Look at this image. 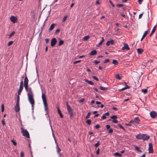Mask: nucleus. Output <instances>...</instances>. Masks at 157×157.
I'll return each mask as SVG.
<instances>
[{
	"label": "nucleus",
	"instance_id": "nucleus-19",
	"mask_svg": "<svg viewBox=\"0 0 157 157\" xmlns=\"http://www.w3.org/2000/svg\"><path fill=\"white\" fill-rule=\"evenodd\" d=\"M153 62V60L150 59L147 63V65L148 67L150 66L151 65V63Z\"/></svg>",
	"mask_w": 157,
	"mask_h": 157
},
{
	"label": "nucleus",
	"instance_id": "nucleus-29",
	"mask_svg": "<svg viewBox=\"0 0 157 157\" xmlns=\"http://www.w3.org/2000/svg\"><path fill=\"white\" fill-rule=\"evenodd\" d=\"M64 43V42L63 40H60L59 42V44L58 45L59 46H60L61 45H62Z\"/></svg>",
	"mask_w": 157,
	"mask_h": 157
},
{
	"label": "nucleus",
	"instance_id": "nucleus-44",
	"mask_svg": "<svg viewBox=\"0 0 157 157\" xmlns=\"http://www.w3.org/2000/svg\"><path fill=\"white\" fill-rule=\"evenodd\" d=\"M99 145V142H98L97 143H96L95 144L94 146L95 147H98Z\"/></svg>",
	"mask_w": 157,
	"mask_h": 157
},
{
	"label": "nucleus",
	"instance_id": "nucleus-24",
	"mask_svg": "<svg viewBox=\"0 0 157 157\" xmlns=\"http://www.w3.org/2000/svg\"><path fill=\"white\" fill-rule=\"evenodd\" d=\"M116 78L118 79H121V76L119 74H117L116 75Z\"/></svg>",
	"mask_w": 157,
	"mask_h": 157
},
{
	"label": "nucleus",
	"instance_id": "nucleus-51",
	"mask_svg": "<svg viewBox=\"0 0 157 157\" xmlns=\"http://www.w3.org/2000/svg\"><path fill=\"white\" fill-rule=\"evenodd\" d=\"M130 123H132L134 125L136 124L135 121H134H134H132V120L130 121Z\"/></svg>",
	"mask_w": 157,
	"mask_h": 157
},
{
	"label": "nucleus",
	"instance_id": "nucleus-40",
	"mask_svg": "<svg viewBox=\"0 0 157 157\" xmlns=\"http://www.w3.org/2000/svg\"><path fill=\"white\" fill-rule=\"evenodd\" d=\"M84 100H85V99L84 98H82L80 100H78V101L79 103H82L84 101Z\"/></svg>",
	"mask_w": 157,
	"mask_h": 157
},
{
	"label": "nucleus",
	"instance_id": "nucleus-28",
	"mask_svg": "<svg viewBox=\"0 0 157 157\" xmlns=\"http://www.w3.org/2000/svg\"><path fill=\"white\" fill-rule=\"evenodd\" d=\"M113 63L115 65H117L118 64V62L117 60H113Z\"/></svg>",
	"mask_w": 157,
	"mask_h": 157
},
{
	"label": "nucleus",
	"instance_id": "nucleus-31",
	"mask_svg": "<svg viewBox=\"0 0 157 157\" xmlns=\"http://www.w3.org/2000/svg\"><path fill=\"white\" fill-rule=\"evenodd\" d=\"M111 119L114 120H116L117 118V117L116 115H113L110 117Z\"/></svg>",
	"mask_w": 157,
	"mask_h": 157
},
{
	"label": "nucleus",
	"instance_id": "nucleus-12",
	"mask_svg": "<svg viewBox=\"0 0 157 157\" xmlns=\"http://www.w3.org/2000/svg\"><path fill=\"white\" fill-rule=\"evenodd\" d=\"M20 107L19 104H16L15 106V111L16 112H18L20 110Z\"/></svg>",
	"mask_w": 157,
	"mask_h": 157
},
{
	"label": "nucleus",
	"instance_id": "nucleus-11",
	"mask_svg": "<svg viewBox=\"0 0 157 157\" xmlns=\"http://www.w3.org/2000/svg\"><path fill=\"white\" fill-rule=\"evenodd\" d=\"M134 121H135L136 124H140V118L137 117H135L134 119Z\"/></svg>",
	"mask_w": 157,
	"mask_h": 157
},
{
	"label": "nucleus",
	"instance_id": "nucleus-3",
	"mask_svg": "<svg viewBox=\"0 0 157 157\" xmlns=\"http://www.w3.org/2000/svg\"><path fill=\"white\" fill-rule=\"evenodd\" d=\"M21 132L22 134V135L28 138H30V136L29 132L27 130H25L23 128H21Z\"/></svg>",
	"mask_w": 157,
	"mask_h": 157
},
{
	"label": "nucleus",
	"instance_id": "nucleus-22",
	"mask_svg": "<svg viewBox=\"0 0 157 157\" xmlns=\"http://www.w3.org/2000/svg\"><path fill=\"white\" fill-rule=\"evenodd\" d=\"M142 135L140 134H139L137 135L136 136V138L137 139L140 140L142 139Z\"/></svg>",
	"mask_w": 157,
	"mask_h": 157
},
{
	"label": "nucleus",
	"instance_id": "nucleus-5",
	"mask_svg": "<svg viewBox=\"0 0 157 157\" xmlns=\"http://www.w3.org/2000/svg\"><path fill=\"white\" fill-rule=\"evenodd\" d=\"M148 151L149 153H152L153 152V144L151 143H149L148 144Z\"/></svg>",
	"mask_w": 157,
	"mask_h": 157
},
{
	"label": "nucleus",
	"instance_id": "nucleus-39",
	"mask_svg": "<svg viewBox=\"0 0 157 157\" xmlns=\"http://www.w3.org/2000/svg\"><path fill=\"white\" fill-rule=\"evenodd\" d=\"M67 18V16H64L63 18V19L62 20V22H64L66 21Z\"/></svg>",
	"mask_w": 157,
	"mask_h": 157
},
{
	"label": "nucleus",
	"instance_id": "nucleus-32",
	"mask_svg": "<svg viewBox=\"0 0 157 157\" xmlns=\"http://www.w3.org/2000/svg\"><path fill=\"white\" fill-rule=\"evenodd\" d=\"M114 155L115 156H118L119 157H121L122 156V155L117 152L115 153L114 154Z\"/></svg>",
	"mask_w": 157,
	"mask_h": 157
},
{
	"label": "nucleus",
	"instance_id": "nucleus-48",
	"mask_svg": "<svg viewBox=\"0 0 157 157\" xmlns=\"http://www.w3.org/2000/svg\"><path fill=\"white\" fill-rule=\"evenodd\" d=\"M109 59H107L104 60V63H106L109 62Z\"/></svg>",
	"mask_w": 157,
	"mask_h": 157
},
{
	"label": "nucleus",
	"instance_id": "nucleus-27",
	"mask_svg": "<svg viewBox=\"0 0 157 157\" xmlns=\"http://www.w3.org/2000/svg\"><path fill=\"white\" fill-rule=\"evenodd\" d=\"M56 148L57 149V153H59L61 151V149L59 147L58 145L57 144Z\"/></svg>",
	"mask_w": 157,
	"mask_h": 157
},
{
	"label": "nucleus",
	"instance_id": "nucleus-49",
	"mask_svg": "<svg viewBox=\"0 0 157 157\" xmlns=\"http://www.w3.org/2000/svg\"><path fill=\"white\" fill-rule=\"evenodd\" d=\"M155 30H152L151 33L150 35V36H151L155 32Z\"/></svg>",
	"mask_w": 157,
	"mask_h": 157
},
{
	"label": "nucleus",
	"instance_id": "nucleus-33",
	"mask_svg": "<svg viewBox=\"0 0 157 157\" xmlns=\"http://www.w3.org/2000/svg\"><path fill=\"white\" fill-rule=\"evenodd\" d=\"M99 88L100 89L102 90H105L107 89L106 88L102 86L100 87Z\"/></svg>",
	"mask_w": 157,
	"mask_h": 157
},
{
	"label": "nucleus",
	"instance_id": "nucleus-54",
	"mask_svg": "<svg viewBox=\"0 0 157 157\" xmlns=\"http://www.w3.org/2000/svg\"><path fill=\"white\" fill-rule=\"evenodd\" d=\"M95 127L96 128L98 129L100 128V126L98 124L96 125L95 126Z\"/></svg>",
	"mask_w": 157,
	"mask_h": 157
},
{
	"label": "nucleus",
	"instance_id": "nucleus-63",
	"mask_svg": "<svg viewBox=\"0 0 157 157\" xmlns=\"http://www.w3.org/2000/svg\"><path fill=\"white\" fill-rule=\"evenodd\" d=\"M45 41L46 44L48 43L49 42V40L48 39H45Z\"/></svg>",
	"mask_w": 157,
	"mask_h": 157
},
{
	"label": "nucleus",
	"instance_id": "nucleus-35",
	"mask_svg": "<svg viewBox=\"0 0 157 157\" xmlns=\"http://www.w3.org/2000/svg\"><path fill=\"white\" fill-rule=\"evenodd\" d=\"M90 114L91 113L90 112L88 113L86 117V119H87L88 118L90 115Z\"/></svg>",
	"mask_w": 157,
	"mask_h": 157
},
{
	"label": "nucleus",
	"instance_id": "nucleus-1",
	"mask_svg": "<svg viewBox=\"0 0 157 157\" xmlns=\"http://www.w3.org/2000/svg\"><path fill=\"white\" fill-rule=\"evenodd\" d=\"M29 80L25 74L24 81V85L25 88L27 92L28 98L29 102L31 105L32 109L34 108V105L35 104V101L34 98L33 92L31 87H28Z\"/></svg>",
	"mask_w": 157,
	"mask_h": 157
},
{
	"label": "nucleus",
	"instance_id": "nucleus-9",
	"mask_svg": "<svg viewBox=\"0 0 157 157\" xmlns=\"http://www.w3.org/2000/svg\"><path fill=\"white\" fill-rule=\"evenodd\" d=\"M10 20L12 22L14 23L17 21V19L14 16H11L10 17Z\"/></svg>",
	"mask_w": 157,
	"mask_h": 157
},
{
	"label": "nucleus",
	"instance_id": "nucleus-8",
	"mask_svg": "<svg viewBox=\"0 0 157 157\" xmlns=\"http://www.w3.org/2000/svg\"><path fill=\"white\" fill-rule=\"evenodd\" d=\"M150 115L152 118H155L157 116V113L155 111H152L150 113Z\"/></svg>",
	"mask_w": 157,
	"mask_h": 157
},
{
	"label": "nucleus",
	"instance_id": "nucleus-2",
	"mask_svg": "<svg viewBox=\"0 0 157 157\" xmlns=\"http://www.w3.org/2000/svg\"><path fill=\"white\" fill-rule=\"evenodd\" d=\"M42 100H43V103H44V110H45V111L46 113V115L47 114H48V118L49 117V123L50 124H51V121L50 120V117H49V115L48 114V109L47 108V100H46V95L43 93H42Z\"/></svg>",
	"mask_w": 157,
	"mask_h": 157
},
{
	"label": "nucleus",
	"instance_id": "nucleus-23",
	"mask_svg": "<svg viewBox=\"0 0 157 157\" xmlns=\"http://www.w3.org/2000/svg\"><path fill=\"white\" fill-rule=\"evenodd\" d=\"M56 25V24H52L51 25L50 28H49V29H53L54 28L55 26Z\"/></svg>",
	"mask_w": 157,
	"mask_h": 157
},
{
	"label": "nucleus",
	"instance_id": "nucleus-6",
	"mask_svg": "<svg viewBox=\"0 0 157 157\" xmlns=\"http://www.w3.org/2000/svg\"><path fill=\"white\" fill-rule=\"evenodd\" d=\"M57 42V40L55 38H53L51 42V45L52 47L54 46Z\"/></svg>",
	"mask_w": 157,
	"mask_h": 157
},
{
	"label": "nucleus",
	"instance_id": "nucleus-53",
	"mask_svg": "<svg viewBox=\"0 0 157 157\" xmlns=\"http://www.w3.org/2000/svg\"><path fill=\"white\" fill-rule=\"evenodd\" d=\"M20 156L21 157H24V153L22 151L21 152L20 154Z\"/></svg>",
	"mask_w": 157,
	"mask_h": 157
},
{
	"label": "nucleus",
	"instance_id": "nucleus-59",
	"mask_svg": "<svg viewBox=\"0 0 157 157\" xmlns=\"http://www.w3.org/2000/svg\"><path fill=\"white\" fill-rule=\"evenodd\" d=\"M106 129L107 130H108L109 129V128H110V126L109 125H107L106 126Z\"/></svg>",
	"mask_w": 157,
	"mask_h": 157
},
{
	"label": "nucleus",
	"instance_id": "nucleus-30",
	"mask_svg": "<svg viewBox=\"0 0 157 157\" xmlns=\"http://www.w3.org/2000/svg\"><path fill=\"white\" fill-rule=\"evenodd\" d=\"M15 33V31H13L11 33L9 34V38H10L11 36H13Z\"/></svg>",
	"mask_w": 157,
	"mask_h": 157
},
{
	"label": "nucleus",
	"instance_id": "nucleus-7",
	"mask_svg": "<svg viewBox=\"0 0 157 157\" xmlns=\"http://www.w3.org/2000/svg\"><path fill=\"white\" fill-rule=\"evenodd\" d=\"M149 138V136L147 135L146 134H142V139L143 140H148Z\"/></svg>",
	"mask_w": 157,
	"mask_h": 157
},
{
	"label": "nucleus",
	"instance_id": "nucleus-42",
	"mask_svg": "<svg viewBox=\"0 0 157 157\" xmlns=\"http://www.w3.org/2000/svg\"><path fill=\"white\" fill-rule=\"evenodd\" d=\"M11 141L12 142V143H13V144L15 146H16L17 145V143L15 141H14L13 140H11Z\"/></svg>",
	"mask_w": 157,
	"mask_h": 157
},
{
	"label": "nucleus",
	"instance_id": "nucleus-50",
	"mask_svg": "<svg viewBox=\"0 0 157 157\" xmlns=\"http://www.w3.org/2000/svg\"><path fill=\"white\" fill-rule=\"evenodd\" d=\"M81 61V60H79L77 61H76L73 62V63L74 64H76L80 62Z\"/></svg>",
	"mask_w": 157,
	"mask_h": 157
},
{
	"label": "nucleus",
	"instance_id": "nucleus-16",
	"mask_svg": "<svg viewBox=\"0 0 157 157\" xmlns=\"http://www.w3.org/2000/svg\"><path fill=\"white\" fill-rule=\"evenodd\" d=\"M86 82H87L89 84H90L91 85H94V83L90 81H89L88 80L86 79H85L84 80Z\"/></svg>",
	"mask_w": 157,
	"mask_h": 157
},
{
	"label": "nucleus",
	"instance_id": "nucleus-56",
	"mask_svg": "<svg viewBox=\"0 0 157 157\" xmlns=\"http://www.w3.org/2000/svg\"><path fill=\"white\" fill-rule=\"evenodd\" d=\"M20 86L23 87V82L22 81L20 83Z\"/></svg>",
	"mask_w": 157,
	"mask_h": 157
},
{
	"label": "nucleus",
	"instance_id": "nucleus-57",
	"mask_svg": "<svg viewBox=\"0 0 157 157\" xmlns=\"http://www.w3.org/2000/svg\"><path fill=\"white\" fill-rule=\"evenodd\" d=\"M109 2L111 4L113 7H115L113 3L110 0H109Z\"/></svg>",
	"mask_w": 157,
	"mask_h": 157
},
{
	"label": "nucleus",
	"instance_id": "nucleus-26",
	"mask_svg": "<svg viewBox=\"0 0 157 157\" xmlns=\"http://www.w3.org/2000/svg\"><path fill=\"white\" fill-rule=\"evenodd\" d=\"M141 91L144 94H146L147 92V89H142L141 90Z\"/></svg>",
	"mask_w": 157,
	"mask_h": 157
},
{
	"label": "nucleus",
	"instance_id": "nucleus-4",
	"mask_svg": "<svg viewBox=\"0 0 157 157\" xmlns=\"http://www.w3.org/2000/svg\"><path fill=\"white\" fill-rule=\"evenodd\" d=\"M66 104L68 112L70 115V117H71L73 116V111L70 106L68 105L67 102Z\"/></svg>",
	"mask_w": 157,
	"mask_h": 157
},
{
	"label": "nucleus",
	"instance_id": "nucleus-37",
	"mask_svg": "<svg viewBox=\"0 0 157 157\" xmlns=\"http://www.w3.org/2000/svg\"><path fill=\"white\" fill-rule=\"evenodd\" d=\"M2 112H3L4 110V105L3 104H2L1 105Z\"/></svg>",
	"mask_w": 157,
	"mask_h": 157
},
{
	"label": "nucleus",
	"instance_id": "nucleus-60",
	"mask_svg": "<svg viewBox=\"0 0 157 157\" xmlns=\"http://www.w3.org/2000/svg\"><path fill=\"white\" fill-rule=\"evenodd\" d=\"M143 0H138V2L140 4H141Z\"/></svg>",
	"mask_w": 157,
	"mask_h": 157
},
{
	"label": "nucleus",
	"instance_id": "nucleus-13",
	"mask_svg": "<svg viewBox=\"0 0 157 157\" xmlns=\"http://www.w3.org/2000/svg\"><path fill=\"white\" fill-rule=\"evenodd\" d=\"M114 43V41L113 40H110L108 41L106 43V45L107 46H109L110 45V44L111 45H113Z\"/></svg>",
	"mask_w": 157,
	"mask_h": 157
},
{
	"label": "nucleus",
	"instance_id": "nucleus-25",
	"mask_svg": "<svg viewBox=\"0 0 157 157\" xmlns=\"http://www.w3.org/2000/svg\"><path fill=\"white\" fill-rule=\"evenodd\" d=\"M89 38H90V36L88 35H87V36H84L83 38V40H84L86 41V40H88Z\"/></svg>",
	"mask_w": 157,
	"mask_h": 157
},
{
	"label": "nucleus",
	"instance_id": "nucleus-61",
	"mask_svg": "<svg viewBox=\"0 0 157 157\" xmlns=\"http://www.w3.org/2000/svg\"><path fill=\"white\" fill-rule=\"evenodd\" d=\"M99 151H100V149H99V148H98V150L96 152V153L97 155H98L99 154Z\"/></svg>",
	"mask_w": 157,
	"mask_h": 157
},
{
	"label": "nucleus",
	"instance_id": "nucleus-18",
	"mask_svg": "<svg viewBox=\"0 0 157 157\" xmlns=\"http://www.w3.org/2000/svg\"><path fill=\"white\" fill-rule=\"evenodd\" d=\"M57 109L58 114H59L61 118H63V116L62 114V113L58 107H57Z\"/></svg>",
	"mask_w": 157,
	"mask_h": 157
},
{
	"label": "nucleus",
	"instance_id": "nucleus-15",
	"mask_svg": "<svg viewBox=\"0 0 157 157\" xmlns=\"http://www.w3.org/2000/svg\"><path fill=\"white\" fill-rule=\"evenodd\" d=\"M97 52L95 50L91 51L90 53V55L91 56H94L96 54Z\"/></svg>",
	"mask_w": 157,
	"mask_h": 157
},
{
	"label": "nucleus",
	"instance_id": "nucleus-45",
	"mask_svg": "<svg viewBox=\"0 0 157 157\" xmlns=\"http://www.w3.org/2000/svg\"><path fill=\"white\" fill-rule=\"evenodd\" d=\"M117 6L118 7H122L123 6V4H117Z\"/></svg>",
	"mask_w": 157,
	"mask_h": 157
},
{
	"label": "nucleus",
	"instance_id": "nucleus-10",
	"mask_svg": "<svg viewBox=\"0 0 157 157\" xmlns=\"http://www.w3.org/2000/svg\"><path fill=\"white\" fill-rule=\"evenodd\" d=\"M124 47L122 48V50H128L130 49V48L128 46V45L127 44L124 43Z\"/></svg>",
	"mask_w": 157,
	"mask_h": 157
},
{
	"label": "nucleus",
	"instance_id": "nucleus-36",
	"mask_svg": "<svg viewBox=\"0 0 157 157\" xmlns=\"http://www.w3.org/2000/svg\"><path fill=\"white\" fill-rule=\"evenodd\" d=\"M92 77L94 80H95L96 81H98L99 80L98 78L96 76H92Z\"/></svg>",
	"mask_w": 157,
	"mask_h": 157
},
{
	"label": "nucleus",
	"instance_id": "nucleus-62",
	"mask_svg": "<svg viewBox=\"0 0 157 157\" xmlns=\"http://www.w3.org/2000/svg\"><path fill=\"white\" fill-rule=\"evenodd\" d=\"M131 123L129 122L128 123H126L125 124V125L127 126H131V124H130Z\"/></svg>",
	"mask_w": 157,
	"mask_h": 157
},
{
	"label": "nucleus",
	"instance_id": "nucleus-20",
	"mask_svg": "<svg viewBox=\"0 0 157 157\" xmlns=\"http://www.w3.org/2000/svg\"><path fill=\"white\" fill-rule=\"evenodd\" d=\"M134 147L135 148V149L138 151L140 152H142L141 150L140 149V147H138L136 146H135Z\"/></svg>",
	"mask_w": 157,
	"mask_h": 157
},
{
	"label": "nucleus",
	"instance_id": "nucleus-64",
	"mask_svg": "<svg viewBox=\"0 0 157 157\" xmlns=\"http://www.w3.org/2000/svg\"><path fill=\"white\" fill-rule=\"evenodd\" d=\"M2 122L3 125H5V123L4 120V119L2 120Z\"/></svg>",
	"mask_w": 157,
	"mask_h": 157
},
{
	"label": "nucleus",
	"instance_id": "nucleus-17",
	"mask_svg": "<svg viewBox=\"0 0 157 157\" xmlns=\"http://www.w3.org/2000/svg\"><path fill=\"white\" fill-rule=\"evenodd\" d=\"M144 52V50L142 49L138 48L137 49V52L140 54H142Z\"/></svg>",
	"mask_w": 157,
	"mask_h": 157
},
{
	"label": "nucleus",
	"instance_id": "nucleus-41",
	"mask_svg": "<svg viewBox=\"0 0 157 157\" xmlns=\"http://www.w3.org/2000/svg\"><path fill=\"white\" fill-rule=\"evenodd\" d=\"M19 101H20V97H19V96L18 95L17 96V103H16L17 104H19Z\"/></svg>",
	"mask_w": 157,
	"mask_h": 157
},
{
	"label": "nucleus",
	"instance_id": "nucleus-55",
	"mask_svg": "<svg viewBox=\"0 0 157 157\" xmlns=\"http://www.w3.org/2000/svg\"><path fill=\"white\" fill-rule=\"evenodd\" d=\"M113 132V130L112 128H110L109 131L108 132L109 133H112Z\"/></svg>",
	"mask_w": 157,
	"mask_h": 157
},
{
	"label": "nucleus",
	"instance_id": "nucleus-43",
	"mask_svg": "<svg viewBox=\"0 0 157 157\" xmlns=\"http://www.w3.org/2000/svg\"><path fill=\"white\" fill-rule=\"evenodd\" d=\"M118 126L119 127L121 128V129H122L124 130H125V128H124L123 127L121 124H118Z\"/></svg>",
	"mask_w": 157,
	"mask_h": 157
},
{
	"label": "nucleus",
	"instance_id": "nucleus-21",
	"mask_svg": "<svg viewBox=\"0 0 157 157\" xmlns=\"http://www.w3.org/2000/svg\"><path fill=\"white\" fill-rule=\"evenodd\" d=\"M104 38L103 37L101 38V41L99 42V43L98 44V46H100L103 43V42H104Z\"/></svg>",
	"mask_w": 157,
	"mask_h": 157
},
{
	"label": "nucleus",
	"instance_id": "nucleus-58",
	"mask_svg": "<svg viewBox=\"0 0 157 157\" xmlns=\"http://www.w3.org/2000/svg\"><path fill=\"white\" fill-rule=\"evenodd\" d=\"M94 63L96 64H97L100 63V61H98L96 60L94 61Z\"/></svg>",
	"mask_w": 157,
	"mask_h": 157
},
{
	"label": "nucleus",
	"instance_id": "nucleus-14",
	"mask_svg": "<svg viewBox=\"0 0 157 157\" xmlns=\"http://www.w3.org/2000/svg\"><path fill=\"white\" fill-rule=\"evenodd\" d=\"M109 115V113L108 112H107L106 113L104 114L102 116L101 118L102 120H104L105 119L106 117V116H108Z\"/></svg>",
	"mask_w": 157,
	"mask_h": 157
},
{
	"label": "nucleus",
	"instance_id": "nucleus-46",
	"mask_svg": "<svg viewBox=\"0 0 157 157\" xmlns=\"http://www.w3.org/2000/svg\"><path fill=\"white\" fill-rule=\"evenodd\" d=\"M13 41H10L9 42L8 45V46H10L11 45L13 44Z\"/></svg>",
	"mask_w": 157,
	"mask_h": 157
},
{
	"label": "nucleus",
	"instance_id": "nucleus-38",
	"mask_svg": "<svg viewBox=\"0 0 157 157\" xmlns=\"http://www.w3.org/2000/svg\"><path fill=\"white\" fill-rule=\"evenodd\" d=\"M86 122L88 124L90 125L91 123V121L90 119H88L86 121Z\"/></svg>",
	"mask_w": 157,
	"mask_h": 157
},
{
	"label": "nucleus",
	"instance_id": "nucleus-34",
	"mask_svg": "<svg viewBox=\"0 0 157 157\" xmlns=\"http://www.w3.org/2000/svg\"><path fill=\"white\" fill-rule=\"evenodd\" d=\"M148 33V31H145L144 33V34L142 36L143 37L145 38L146 35H147V33Z\"/></svg>",
	"mask_w": 157,
	"mask_h": 157
},
{
	"label": "nucleus",
	"instance_id": "nucleus-52",
	"mask_svg": "<svg viewBox=\"0 0 157 157\" xmlns=\"http://www.w3.org/2000/svg\"><path fill=\"white\" fill-rule=\"evenodd\" d=\"M23 87L20 86L18 90L22 92V90L23 89Z\"/></svg>",
	"mask_w": 157,
	"mask_h": 157
},
{
	"label": "nucleus",
	"instance_id": "nucleus-47",
	"mask_svg": "<svg viewBox=\"0 0 157 157\" xmlns=\"http://www.w3.org/2000/svg\"><path fill=\"white\" fill-rule=\"evenodd\" d=\"M112 122L114 123L117 124L118 122V121L116 120H114L112 121Z\"/></svg>",
	"mask_w": 157,
	"mask_h": 157
}]
</instances>
